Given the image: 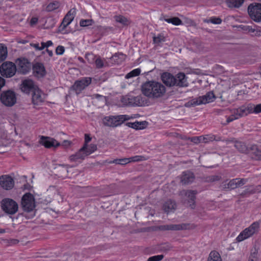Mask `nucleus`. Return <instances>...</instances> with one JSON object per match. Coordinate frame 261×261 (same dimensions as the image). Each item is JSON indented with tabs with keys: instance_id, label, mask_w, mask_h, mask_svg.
<instances>
[{
	"instance_id": "a19ab883",
	"label": "nucleus",
	"mask_w": 261,
	"mask_h": 261,
	"mask_svg": "<svg viewBox=\"0 0 261 261\" xmlns=\"http://www.w3.org/2000/svg\"><path fill=\"white\" fill-rule=\"evenodd\" d=\"M97 149V146L95 144H91L85 149V152L87 155H89Z\"/></svg>"
},
{
	"instance_id": "f704fd0d",
	"label": "nucleus",
	"mask_w": 261,
	"mask_h": 261,
	"mask_svg": "<svg viewBox=\"0 0 261 261\" xmlns=\"http://www.w3.org/2000/svg\"><path fill=\"white\" fill-rule=\"evenodd\" d=\"M59 6V3L58 2L55 1L52 3H50L47 6L46 8V10L48 12L53 11L58 8Z\"/></svg>"
},
{
	"instance_id": "a211bd4d",
	"label": "nucleus",
	"mask_w": 261,
	"mask_h": 261,
	"mask_svg": "<svg viewBox=\"0 0 261 261\" xmlns=\"http://www.w3.org/2000/svg\"><path fill=\"white\" fill-rule=\"evenodd\" d=\"M231 141L234 143V147L239 152L244 154L249 153L250 146L247 145L245 142L237 140L235 138H232Z\"/></svg>"
},
{
	"instance_id": "bf43d9fd",
	"label": "nucleus",
	"mask_w": 261,
	"mask_h": 261,
	"mask_svg": "<svg viewBox=\"0 0 261 261\" xmlns=\"http://www.w3.org/2000/svg\"><path fill=\"white\" fill-rule=\"evenodd\" d=\"M7 242L9 245H14L18 244L19 242V241L17 239H13L7 240Z\"/></svg>"
},
{
	"instance_id": "dca6fc26",
	"label": "nucleus",
	"mask_w": 261,
	"mask_h": 261,
	"mask_svg": "<svg viewBox=\"0 0 261 261\" xmlns=\"http://www.w3.org/2000/svg\"><path fill=\"white\" fill-rule=\"evenodd\" d=\"M32 95V101L34 106H39L44 102V94L38 88L34 90Z\"/></svg>"
},
{
	"instance_id": "ea45409f",
	"label": "nucleus",
	"mask_w": 261,
	"mask_h": 261,
	"mask_svg": "<svg viewBox=\"0 0 261 261\" xmlns=\"http://www.w3.org/2000/svg\"><path fill=\"white\" fill-rule=\"evenodd\" d=\"M93 23V19H82L80 20V25L81 27H88L92 25Z\"/></svg>"
},
{
	"instance_id": "338daca9",
	"label": "nucleus",
	"mask_w": 261,
	"mask_h": 261,
	"mask_svg": "<svg viewBox=\"0 0 261 261\" xmlns=\"http://www.w3.org/2000/svg\"><path fill=\"white\" fill-rule=\"evenodd\" d=\"M38 22V18L36 17H33L31 18L30 23L31 25H34Z\"/></svg>"
},
{
	"instance_id": "7ed1b4c3",
	"label": "nucleus",
	"mask_w": 261,
	"mask_h": 261,
	"mask_svg": "<svg viewBox=\"0 0 261 261\" xmlns=\"http://www.w3.org/2000/svg\"><path fill=\"white\" fill-rule=\"evenodd\" d=\"M198 193L196 190H182L179 193L181 201L192 209L195 207L196 195Z\"/></svg>"
},
{
	"instance_id": "b1692460",
	"label": "nucleus",
	"mask_w": 261,
	"mask_h": 261,
	"mask_svg": "<svg viewBox=\"0 0 261 261\" xmlns=\"http://www.w3.org/2000/svg\"><path fill=\"white\" fill-rule=\"evenodd\" d=\"M249 154L252 159L257 161L261 160V149L257 145H250Z\"/></svg>"
},
{
	"instance_id": "e433bc0d",
	"label": "nucleus",
	"mask_w": 261,
	"mask_h": 261,
	"mask_svg": "<svg viewBox=\"0 0 261 261\" xmlns=\"http://www.w3.org/2000/svg\"><path fill=\"white\" fill-rule=\"evenodd\" d=\"M141 70L140 68H137L131 71L125 75V78L128 79L133 77L138 76L140 74Z\"/></svg>"
},
{
	"instance_id": "4c0bfd02",
	"label": "nucleus",
	"mask_w": 261,
	"mask_h": 261,
	"mask_svg": "<svg viewBox=\"0 0 261 261\" xmlns=\"http://www.w3.org/2000/svg\"><path fill=\"white\" fill-rule=\"evenodd\" d=\"M110 163H113L116 164L125 165L127 163H130V160L129 158H124L121 159H115L114 161L110 162Z\"/></svg>"
},
{
	"instance_id": "4be33fe9",
	"label": "nucleus",
	"mask_w": 261,
	"mask_h": 261,
	"mask_svg": "<svg viewBox=\"0 0 261 261\" xmlns=\"http://www.w3.org/2000/svg\"><path fill=\"white\" fill-rule=\"evenodd\" d=\"M129 105L130 106H145L147 103V100L145 97L141 95L129 97L128 101Z\"/></svg>"
},
{
	"instance_id": "f03ea898",
	"label": "nucleus",
	"mask_w": 261,
	"mask_h": 261,
	"mask_svg": "<svg viewBox=\"0 0 261 261\" xmlns=\"http://www.w3.org/2000/svg\"><path fill=\"white\" fill-rule=\"evenodd\" d=\"M161 79L164 84L168 87H184L188 86L187 78L183 72H179L175 76L169 72H164L162 74Z\"/></svg>"
},
{
	"instance_id": "680f3d73",
	"label": "nucleus",
	"mask_w": 261,
	"mask_h": 261,
	"mask_svg": "<svg viewBox=\"0 0 261 261\" xmlns=\"http://www.w3.org/2000/svg\"><path fill=\"white\" fill-rule=\"evenodd\" d=\"M118 117L120 118V119L122 120V124L126 120L130 119V117L126 115H118Z\"/></svg>"
},
{
	"instance_id": "c03bdc74",
	"label": "nucleus",
	"mask_w": 261,
	"mask_h": 261,
	"mask_svg": "<svg viewBox=\"0 0 261 261\" xmlns=\"http://www.w3.org/2000/svg\"><path fill=\"white\" fill-rule=\"evenodd\" d=\"M153 41L154 43L159 44L161 42L165 41V37L163 35H159L156 37H153Z\"/></svg>"
},
{
	"instance_id": "4d7b16f0",
	"label": "nucleus",
	"mask_w": 261,
	"mask_h": 261,
	"mask_svg": "<svg viewBox=\"0 0 261 261\" xmlns=\"http://www.w3.org/2000/svg\"><path fill=\"white\" fill-rule=\"evenodd\" d=\"M65 51V48L63 46L59 45L56 49V53L57 55H61Z\"/></svg>"
},
{
	"instance_id": "49530a36",
	"label": "nucleus",
	"mask_w": 261,
	"mask_h": 261,
	"mask_svg": "<svg viewBox=\"0 0 261 261\" xmlns=\"http://www.w3.org/2000/svg\"><path fill=\"white\" fill-rule=\"evenodd\" d=\"M201 142L207 143L210 141H213L215 139V135L207 136L206 137L201 136Z\"/></svg>"
},
{
	"instance_id": "aec40b11",
	"label": "nucleus",
	"mask_w": 261,
	"mask_h": 261,
	"mask_svg": "<svg viewBox=\"0 0 261 261\" xmlns=\"http://www.w3.org/2000/svg\"><path fill=\"white\" fill-rule=\"evenodd\" d=\"M34 75L37 77H43L46 74V70L43 64L41 63H36L32 66Z\"/></svg>"
},
{
	"instance_id": "79ce46f5",
	"label": "nucleus",
	"mask_w": 261,
	"mask_h": 261,
	"mask_svg": "<svg viewBox=\"0 0 261 261\" xmlns=\"http://www.w3.org/2000/svg\"><path fill=\"white\" fill-rule=\"evenodd\" d=\"M221 178V177L219 175H210L206 178V181L208 182H214L216 181L220 180Z\"/></svg>"
},
{
	"instance_id": "0eeeda50",
	"label": "nucleus",
	"mask_w": 261,
	"mask_h": 261,
	"mask_svg": "<svg viewBox=\"0 0 261 261\" xmlns=\"http://www.w3.org/2000/svg\"><path fill=\"white\" fill-rule=\"evenodd\" d=\"M1 102L6 107H12L16 102V96L12 90L3 91L0 96Z\"/></svg>"
},
{
	"instance_id": "603ef678",
	"label": "nucleus",
	"mask_w": 261,
	"mask_h": 261,
	"mask_svg": "<svg viewBox=\"0 0 261 261\" xmlns=\"http://www.w3.org/2000/svg\"><path fill=\"white\" fill-rule=\"evenodd\" d=\"M144 160V157L141 155H136L135 156H133L129 158L130 162H138L140 161H143Z\"/></svg>"
},
{
	"instance_id": "e2e57ef3",
	"label": "nucleus",
	"mask_w": 261,
	"mask_h": 261,
	"mask_svg": "<svg viewBox=\"0 0 261 261\" xmlns=\"http://www.w3.org/2000/svg\"><path fill=\"white\" fill-rule=\"evenodd\" d=\"M252 36L255 37H261V27L257 26L256 34H252Z\"/></svg>"
},
{
	"instance_id": "cd10ccee",
	"label": "nucleus",
	"mask_w": 261,
	"mask_h": 261,
	"mask_svg": "<svg viewBox=\"0 0 261 261\" xmlns=\"http://www.w3.org/2000/svg\"><path fill=\"white\" fill-rule=\"evenodd\" d=\"M126 56L122 53H117L111 58L112 61L116 64H120L125 59Z\"/></svg>"
},
{
	"instance_id": "a878e982",
	"label": "nucleus",
	"mask_w": 261,
	"mask_h": 261,
	"mask_svg": "<svg viewBox=\"0 0 261 261\" xmlns=\"http://www.w3.org/2000/svg\"><path fill=\"white\" fill-rule=\"evenodd\" d=\"M176 208V203L175 201L169 199L163 205V209L165 213L169 214L173 212Z\"/></svg>"
},
{
	"instance_id": "052dcab7",
	"label": "nucleus",
	"mask_w": 261,
	"mask_h": 261,
	"mask_svg": "<svg viewBox=\"0 0 261 261\" xmlns=\"http://www.w3.org/2000/svg\"><path fill=\"white\" fill-rule=\"evenodd\" d=\"M91 140V138L88 134H85V144L84 145H86V148L87 146V143Z\"/></svg>"
},
{
	"instance_id": "a18cd8bd",
	"label": "nucleus",
	"mask_w": 261,
	"mask_h": 261,
	"mask_svg": "<svg viewBox=\"0 0 261 261\" xmlns=\"http://www.w3.org/2000/svg\"><path fill=\"white\" fill-rule=\"evenodd\" d=\"M164 258V255H157L149 257L147 261H160Z\"/></svg>"
},
{
	"instance_id": "c756f323",
	"label": "nucleus",
	"mask_w": 261,
	"mask_h": 261,
	"mask_svg": "<svg viewBox=\"0 0 261 261\" xmlns=\"http://www.w3.org/2000/svg\"><path fill=\"white\" fill-rule=\"evenodd\" d=\"M8 55L7 48L3 44L0 43V62L4 61Z\"/></svg>"
},
{
	"instance_id": "de8ad7c7",
	"label": "nucleus",
	"mask_w": 261,
	"mask_h": 261,
	"mask_svg": "<svg viewBox=\"0 0 261 261\" xmlns=\"http://www.w3.org/2000/svg\"><path fill=\"white\" fill-rule=\"evenodd\" d=\"M171 23L175 25H179L182 24V21L177 17L171 18Z\"/></svg>"
},
{
	"instance_id": "6ab92c4d",
	"label": "nucleus",
	"mask_w": 261,
	"mask_h": 261,
	"mask_svg": "<svg viewBox=\"0 0 261 261\" xmlns=\"http://www.w3.org/2000/svg\"><path fill=\"white\" fill-rule=\"evenodd\" d=\"M38 88L34 85L33 81L31 80H24L21 85L22 91L26 93H33Z\"/></svg>"
},
{
	"instance_id": "ddd939ff",
	"label": "nucleus",
	"mask_w": 261,
	"mask_h": 261,
	"mask_svg": "<svg viewBox=\"0 0 261 261\" xmlns=\"http://www.w3.org/2000/svg\"><path fill=\"white\" fill-rule=\"evenodd\" d=\"M122 120L120 119L118 115L106 116L102 119L105 126L115 127L122 124Z\"/></svg>"
},
{
	"instance_id": "1a4fd4ad",
	"label": "nucleus",
	"mask_w": 261,
	"mask_h": 261,
	"mask_svg": "<svg viewBox=\"0 0 261 261\" xmlns=\"http://www.w3.org/2000/svg\"><path fill=\"white\" fill-rule=\"evenodd\" d=\"M248 12L250 17L256 22H261V4L254 3L249 5Z\"/></svg>"
},
{
	"instance_id": "0e129e2a",
	"label": "nucleus",
	"mask_w": 261,
	"mask_h": 261,
	"mask_svg": "<svg viewBox=\"0 0 261 261\" xmlns=\"http://www.w3.org/2000/svg\"><path fill=\"white\" fill-rule=\"evenodd\" d=\"M257 25H254V28H252V26H250L249 33L252 34H256V31H257Z\"/></svg>"
},
{
	"instance_id": "09e8293b",
	"label": "nucleus",
	"mask_w": 261,
	"mask_h": 261,
	"mask_svg": "<svg viewBox=\"0 0 261 261\" xmlns=\"http://www.w3.org/2000/svg\"><path fill=\"white\" fill-rule=\"evenodd\" d=\"M235 179H237L236 185L237 188L244 185L247 181V179L245 178H235Z\"/></svg>"
},
{
	"instance_id": "c85d7f7f",
	"label": "nucleus",
	"mask_w": 261,
	"mask_h": 261,
	"mask_svg": "<svg viewBox=\"0 0 261 261\" xmlns=\"http://www.w3.org/2000/svg\"><path fill=\"white\" fill-rule=\"evenodd\" d=\"M249 114L255 113L258 114L261 112V103L257 105H248Z\"/></svg>"
},
{
	"instance_id": "423d86ee",
	"label": "nucleus",
	"mask_w": 261,
	"mask_h": 261,
	"mask_svg": "<svg viewBox=\"0 0 261 261\" xmlns=\"http://www.w3.org/2000/svg\"><path fill=\"white\" fill-rule=\"evenodd\" d=\"M248 109V106L247 107L243 106L238 109L231 110L232 114L227 118L226 122L222 124L226 125L234 120L247 116L249 114Z\"/></svg>"
},
{
	"instance_id": "412c9836",
	"label": "nucleus",
	"mask_w": 261,
	"mask_h": 261,
	"mask_svg": "<svg viewBox=\"0 0 261 261\" xmlns=\"http://www.w3.org/2000/svg\"><path fill=\"white\" fill-rule=\"evenodd\" d=\"M75 13V11L74 9H71L68 11V12L64 17L60 26V28L61 30L65 29L73 20Z\"/></svg>"
},
{
	"instance_id": "6e6552de",
	"label": "nucleus",
	"mask_w": 261,
	"mask_h": 261,
	"mask_svg": "<svg viewBox=\"0 0 261 261\" xmlns=\"http://www.w3.org/2000/svg\"><path fill=\"white\" fill-rule=\"evenodd\" d=\"M21 206L24 211L30 212L35 207L34 196L30 193H25L21 198Z\"/></svg>"
},
{
	"instance_id": "20e7f679",
	"label": "nucleus",
	"mask_w": 261,
	"mask_h": 261,
	"mask_svg": "<svg viewBox=\"0 0 261 261\" xmlns=\"http://www.w3.org/2000/svg\"><path fill=\"white\" fill-rule=\"evenodd\" d=\"M216 98L212 91L207 92L205 95L193 98L186 102L185 106L187 108L195 107L201 104H206L213 101Z\"/></svg>"
},
{
	"instance_id": "3c124183",
	"label": "nucleus",
	"mask_w": 261,
	"mask_h": 261,
	"mask_svg": "<svg viewBox=\"0 0 261 261\" xmlns=\"http://www.w3.org/2000/svg\"><path fill=\"white\" fill-rule=\"evenodd\" d=\"M94 62H95L96 66L98 68H102L103 66V62L100 58L95 59Z\"/></svg>"
},
{
	"instance_id": "f257e3e1",
	"label": "nucleus",
	"mask_w": 261,
	"mask_h": 261,
	"mask_svg": "<svg viewBox=\"0 0 261 261\" xmlns=\"http://www.w3.org/2000/svg\"><path fill=\"white\" fill-rule=\"evenodd\" d=\"M141 91L144 96L154 99L163 96L166 92V88L161 83L149 81L142 85Z\"/></svg>"
},
{
	"instance_id": "5701e85b",
	"label": "nucleus",
	"mask_w": 261,
	"mask_h": 261,
	"mask_svg": "<svg viewBox=\"0 0 261 261\" xmlns=\"http://www.w3.org/2000/svg\"><path fill=\"white\" fill-rule=\"evenodd\" d=\"M189 224L182 223L179 224H168L162 225L160 229L163 230H180L187 228Z\"/></svg>"
},
{
	"instance_id": "7c9ffc66",
	"label": "nucleus",
	"mask_w": 261,
	"mask_h": 261,
	"mask_svg": "<svg viewBox=\"0 0 261 261\" xmlns=\"http://www.w3.org/2000/svg\"><path fill=\"white\" fill-rule=\"evenodd\" d=\"M207 261H222L219 253L216 251H211L207 258Z\"/></svg>"
},
{
	"instance_id": "9d476101",
	"label": "nucleus",
	"mask_w": 261,
	"mask_h": 261,
	"mask_svg": "<svg viewBox=\"0 0 261 261\" xmlns=\"http://www.w3.org/2000/svg\"><path fill=\"white\" fill-rule=\"evenodd\" d=\"M17 70L16 65L14 63L10 62H6L0 66V73L1 75L5 77H11L13 76Z\"/></svg>"
},
{
	"instance_id": "f3484780",
	"label": "nucleus",
	"mask_w": 261,
	"mask_h": 261,
	"mask_svg": "<svg viewBox=\"0 0 261 261\" xmlns=\"http://www.w3.org/2000/svg\"><path fill=\"white\" fill-rule=\"evenodd\" d=\"M0 185L3 189L9 190L13 188L14 181L11 176L2 175L0 177Z\"/></svg>"
},
{
	"instance_id": "c9c22d12",
	"label": "nucleus",
	"mask_w": 261,
	"mask_h": 261,
	"mask_svg": "<svg viewBox=\"0 0 261 261\" xmlns=\"http://www.w3.org/2000/svg\"><path fill=\"white\" fill-rule=\"evenodd\" d=\"M258 251L255 248H254L251 251L250 255L248 260L258 261Z\"/></svg>"
},
{
	"instance_id": "f8f14e48",
	"label": "nucleus",
	"mask_w": 261,
	"mask_h": 261,
	"mask_svg": "<svg viewBox=\"0 0 261 261\" xmlns=\"http://www.w3.org/2000/svg\"><path fill=\"white\" fill-rule=\"evenodd\" d=\"M91 81L92 79L90 77H83L80 80L76 81L71 89L74 91L76 94H79L91 83Z\"/></svg>"
},
{
	"instance_id": "473e14b6",
	"label": "nucleus",
	"mask_w": 261,
	"mask_h": 261,
	"mask_svg": "<svg viewBox=\"0 0 261 261\" xmlns=\"http://www.w3.org/2000/svg\"><path fill=\"white\" fill-rule=\"evenodd\" d=\"M116 21L121 23L124 25H127L130 23V21L125 17L122 15H116L114 17Z\"/></svg>"
},
{
	"instance_id": "6e6d98bb",
	"label": "nucleus",
	"mask_w": 261,
	"mask_h": 261,
	"mask_svg": "<svg viewBox=\"0 0 261 261\" xmlns=\"http://www.w3.org/2000/svg\"><path fill=\"white\" fill-rule=\"evenodd\" d=\"M139 124L138 125V130L143 129L147 127L148 123V122L146 121H143L140 122L139 121Z\"/></svg>"
},
{
	"instance_id": "69168bd1",
	"label": "nucleus",
	"mask_w": 261,
	"mask_h": 261,
	"mask_svg": "<svg viewBox=\"0 0 261 261\" xmlns=\"http://www.w3.org/2000/svg\"><path fill=\"white\" fill-rule=\"evenodd\" d=\"M129 97H122L121 98V102L124 104L126 105H129Z\"/></svg>"
},
{
	"instance_id": "bb28decb",
	"label": "nucleus",
	"mask_w": 261,
	"mask_h": 261,
	"mask_svg": "<svg viewBox=\"0 0 261 261\" xmlns=\"http://www.w3.org/2000/svg\"><path fill=\"white\" fill-rule=\"evenodd\" d=\"M195 178L194 174L189 171H185L182 173L181 177V182L182 184L187 185L193 181Z\"/></svg>"
},
{
	"instance_id": "393cba45",
	"label": "nucleus",
	"mask_w": 261,
	"mask_h": 261,
	"mask_svg": "<svg viewBox=\"0 0 261 261\" xmlns=\"http://www.w3.org/2000/svg\"><path fill=\"white\" fill-rule=\"evenodd\" d=\"M86 145H84L77 152L70 156V160L72 162H77L79 160H83L87 156L86 152Z\"/></svg>"
},
{
	"instance_id": "4468645a",
	"label": "nucleus",
	"mask_w": 261,
	"mask_h": 261,
	"mask_svg": "<svg viewBox=\"0 0 261 261\" xmlns=\"http://www.w3.org/2000/svg\"><path fill=\"white\" fill-rule=\"evenodd\" d=\"M16 63L18 65L17 71L18 72L26 74L31 69V63L27 59H18Z\"/></svg>"
},
{
	"instance_id": "774afa93",
	"label": "nucleus",
	"mask_w": 261,
	"mask_h": 261,
	"mask_svg": "<svg viewBox=\"0 0 261 261\" xmlns=\"http://www.w3.org/2000/svg\"><path fill=\"white\" fill-rule=\"evenodd\" d=\"M5 80L0 76V90L5 85Z\"/></svg>"
},
{
	"instance_id": "58836bf2",
	"label": "nucleus",
	"mask_w": 261,
	"mask_h": 261,
	"mask_svg": "<svg viewBox=\"0 0 261 261\" xmlns=\"http://www.w3.org/2000/svg\"><path fill=\"white\" fill-rule=\"evenodd\" d=\"M205 22H211L214 24H219L222 22V20L219 17H211L210 19H205L204 20Z\"/></svg>"
},
{
	"instance_id": "5fc2aeb1",
	"label": "nucleus",
	"mask_w": 261,
	"mask_h": 261,
	"mask_svg": "<svg viewBox=\"0 0 261 261\" xmlns=\"http://www.w3.org/2000/svg\"><path fill=\"white\" fill-rule=\"evenodd\" d=\"M86 59L88 60L89 63H93L94 62L95 56L92 54H87L86 55Z\"/></svg>"
},
{
	"instance_id": "2f4dec72",
	"label": "nucleus",
	"mask_w": 261,
	"mask_h": 261,
	"mask_svg": "<svg viewBox=\"0 0 261 261\" xmlns=\"http://www.w3.org/2000/svg\"><path fill=\"white\" fill-rule=\"evenodd\" d=\"M244 2V0H227V4L230 8H239Z\"/></svg>"
},
{
	"instance_id": "37998d69",
	"label": "nucleus",
	"mask_w": 261,
	"mask_h": 261,
	"mask_svg": "<svg viewBox=\"0 0 261 261\" xmlns=\"http://www.w3.org/2000/svg\"><path fill=\"white\" fill-rule=\"evenodd\" d=\"M238 28L245 33H249L250 25L247 24H240L237 27Z\"/></svg>"
},
{
	"instance_id": "864d4df0",
	"label": "nucleus",
	"mask_w": 261,
	"mask_h": 261,
	"mask_svg": "<svg viewBox=\"0 0 261 261\" xmlns=\"http://www.w3.org/2000/svg\"><path fill=\"white\" fill-rule=\"evenodd\" d=\"M254 193H255L254 190H253V189H250L248 188L246 189L240 195L243 197L247 195H250Z\"/></svg>"
},
{
	"instance_id": "39448f33",
	"label": "nucleus",
	"mask_w": 261,
	"mask_h": 261,
	"mask_svg": "<svg viewBox=\"0 0 261 261\" xmlns=\"http://www.w3.org/2000/svg\"><path fill=\"white\" fill-rule=\"evenodd\" d=\"M2 210L7 214L13 215L18 210L17 203L11 198H4L1 202Z\"/></svg>"
},
{
	"instance_id": "2eb2a0df",
	"label": "nucleus",
	"mask_w": 261,
	"mask_h": 261,
	"mask_svg": "<svg viewBox=\"0 0 261 261\" xmlns=\"http://www.w3.org/2000/svg\"><path fill=\"white\" fill-rule=\"evenodd\" d=\"M40 143L48 148L51 147L56 148L60 145V143L55 139L43 136L40 137Z\"/></svg>"
},
{
	"instance_id": "72a5a7b5",
	"label": "nucleus",
	"mask_w": 261,
	"mask_h": 261,
	"mask_svg": "<svg viewBox=\"0 0 261 261\" xmlns=\"http://www.w3.org/2000/svg\"><path fill=\"white\" fill-rule=\"evenodd\" d=\"M236 180L234 179H232L230 180L228 183L227 184H224L223 185V188L224 189H229V190H233L236 188H237V185H236Z\"/></svg>"
},
{
	"instance_id": "9b49d317",
	"label": "nucleus",
	"mask_w": 261,
	"mask_h": 261,
	"mask_svg": "<svg viewBox=\"0 0 261 261\" xmlns=\"http://www.w3.org/2000/svg\"><path fill=\"white\" fill-rule=\"evenodd\" d=\"M259 227V224L258 222H254L249 227L245 229L240 233L237 238V241L238 242H241L252 236L257 231Z\"/></svg>"
},
{
	"instance_id": "8fccbe9b",
	"label": "nucleus",
	"mask_w": 261,
	"mask_h": 261,
	"mask_svg": "<svg viewBox=\"0 0 261 261\" xmlns=\"http://www.w3.org/2000/svg\"><path fill=\"white\" fill-rule=\"evenodd\" d=\"M139 121H135V122H127L125 123V125L130 128L135 129L136 130H138V127Z\"/></svg>"
},
{
	"instance_id": "13d9d810",
	"label": "nucleus",
	"mask_w": 261,
	"mask_h": 261,
	"mask_svg": "<svg viewBox=\"0 0 261 261\" xmlns=\"http://www.w3.org/2000/svg\"><path fill=\"white\" fill-rule=\"evenodd\" d=\"M201 136L199 137H194L192 138H189V139L190 141L195 144H198L200 142H201Z\"/></svg>"
}]
</instances>
